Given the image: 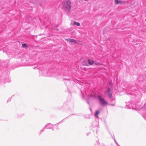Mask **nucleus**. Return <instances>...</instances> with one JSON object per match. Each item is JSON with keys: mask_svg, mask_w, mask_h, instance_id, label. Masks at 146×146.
I'll return each mask as SVG.
<instances>
[{"mask_svg": "<svg viewBox=\"0 0 146 146\" xmlns=\"http://www.w3.org/2000/svg\"><path fill=\"white\" fill-rule=\"evenodd\" d=\"M99 111H96L95 113L94 114V116L95 117H98V115L99 114Z\"/></svg>", "mask_w": 146, "mask_h": 146, "instance_id": "f8f14e48", "label": "nucleus"}, {"mask_svg": "<svg viewBox=\"0 0 146 146\" xmlns=\"http://www.w3.org/2000/svg\"><path fill=\"white\" fill-rule=\"evenodd\" d=\"M92 126L94 127H98V122L97 121H95L93 123Z\"/></svg>", "mask_w": 146, "mask_h": 146, "instance_id": "6e6552de", "label": "nucleus"}, {"mask_svg": "<svg viewBox=\"0 0 146 146\" xmlns=\"http://www.w3.org/2000/svg\"><path fill=\"white\" fill-rule=\"evenodd\" d=\"M87 62L89 65H92L94 63V61L92 60H88Z\"/></svg>", "mask_w": 146, "mask_h": 146, "instance_id": "1a4fd4ad", "label": "nucleus"}, {"mask_svg": "<svg viewBox=\"0 0 146 146\" xmlns=\"http://www.w3.org/2000/svg\"><path fill=\"white\" fill-rule=\"evenodd\" d=\"M87 103H88V104H89V103L88 102Z\"/></svg>", "mask_w": 146, "mask_h": 146, "instance_id": "412c9836", "label": "nucleus"}, {"mask_svg": "<svg viewBox=\"0 0 146 146\" xmlns=\"http://www.w3.org/2000/svg\"><path fill=\"white\" fill-rule=\"evenodd\" d=\"M53 125L50 123H48L40 131L38 132V134L39 135H40L42 132H43L44 131V129L46 128L47 129H52L53 130V129L52 128H53Z\"/></svg>", "mask_w": 146, "mask_h": 146, "instance_id": "20e7f679", "label": "nucleus"}, {"mask_svg": "<svg viewBox=\"0 0 146 146\" xmlns=\"http://www.w3.org/2000/svg\"><path fill=\"white\" fill-rule=\"evenodd\" d=\"M107 93L108 96L109 98L110 99V101L112 102H113V104H110L112 106H114L115 105V99L114 98H112V92L111 91V89L110 88H108Z\"/></svg>", "mask_w": 146, "mask_h": 146, "instance_id": "f03ea898", "label": "nucleus"}, {"mask_svg": "<svg viewBox=\"0 0 146 146\" xmlns=\"http://www.w3.org/2000/svg\"><path fill=\"white\" fill-rule=\"evenodd\" d=\"M39 71V73L41 75L44 76H55L53 72L50 73V72H51V70H49L48 72L46 69H43L41 68Z\"/></svg>", "mask_w": 146, "mask_h": 146, "instance_id": "f257e3e1", "label": "nucleus"}, {"mask_svg": "<svg viewBox=\"0 0 146 146\" xmlns=\"http://www.w3.org/2000/svg\"><path fill=\"white\" fill-rule=\"evenodd\" d=\"M120 0H115V3L116 4H118L120 3Z\"/></svg>", "mask_w": 146, "mask_h": 146, "instance_id": "ddd939ff", "label": "nucleus"}, {"mask_svg": "<svg viewBox=\"0 0 146 146\" xmlns=\"http://www.w3.org/2000/svg\"><path fill=\"white\" fill-rule=\"evenodd\" d=\"M132 94V93H131V94Z\"/></svg>", "mask_w": 146, "mask_h": 146, "instance_id": "6ab92c4d", "label": "nucleus"}, {"mask_svg": "<svg viewBox=\"0 0 146 146\" xmlns=\"http://www.w3.org/2000/svg\"><path fill=\"white\" fill-rule=\"evenodd\" d=\"M71 3L69 1H67L66 3H64L63 5V8L66 11L69 12L71 9Z\"/></svg>", "mask_w": 146, "mask_h": 146, "instance_id": "7ed1b4c3", "label": "nucleus"}, {"mask_svg": "<svg viewBox=\"0 0 146 146\" xmlns=\"http://www.w3.org/2000/svg\"><path fill=\"white\" fill-rule=\"evenodd\" d=\"M98 98L100 104L102 105L105 106L107 104L108 102L100 96H99Z\"/></svg>", "mask_w": 146, "mask_h": 146, "instance_id": "39448f33", "label": "nucleus"}, {"mask_svg": "<svg viewBox=\"0 0 146 146\" xmlns=\"http://www.w3.org/2000/svg\"><path fill=\"white\" fill-rule=\"evenodd\" d=\"M90 110H91V108H90Z\"/></svg>", "mask_w": 146, "mask_h": 146, "instance_id": "4be33fe9", "label": "nucleus"}, {"mask_svg": "<svg viewBox=\"0 0 146 146\" xmlns=\"http://www.w3.org/2000/svg\"><path fill=\"white\" fill-rule=\"evenodd\" d=\"M126 104L127 106L126 108H131V107L133 108L135 106V104H132L131 103L129 102L126 103Z\"/></svg>", "mask_w": 146, "mask_h": 146, "instance_id": "0eeeda50", "label": "nucleus"}, {"mask_svg": "<svg viewBox=\"0 0 146 146\" xmlns=\"http://www.w3.org/2000/svg\"><path fill=\"white\" fill-rule=\"evenodd\" d=\"M22 46L23 48H25L27 47V45L25 44H23Z\"/></svg>", "mask_w": 146, "mask_h": 146, "instance_id": "2eb2a0df", "label": "nucleus"}, {"mask_svg": "<svg viewBox=\"0 0 146 146\" xmlns=\"http://www.w3.org/2000/svg\"><path fill=\"white\" fill-rule=\"evenodd\" d=\"M109 84L111 86H112V82H110L109 83Z\"/></svg>", "mask_w": 146, "mask_h": 146, "instance_id": "dca6fc26", "label": "nucleus"}, {"mask_svg": "<svg viewBox=\"0 0 146 146\" xmlns=\"http://www.w3.org/2000/svg\"><path fill=\"white\" fill-rule=\"evenodd\" d=\"M119 2H120V3H120V4H125V2L124 1L120 0Z\"/></svg>", "mask_w": 146, "mask_h": 146, "instance_id": "4468645a", "label": "nucleus"}, {"mask_svg": "<svg viewBox=\"0 0 146 146\" xmlns=\"http://www.w3.org/2000/svg\"><path fill=\"white\" fill-rule=\"evenodd\" d=\"M85 65H88V64H85Z\"/></svg>", "mask_w": 146, "mask_h": 146, "instance_id": "aec40b11", "label": "nucleus"}, {"mask_svg": "<svg viewBox=\"0 0 146 146\" xmlns=\"http://www.w3.org/2000/svg\"><path fill=\"white\" fill-rule=\"evenodd\" d=\"M114 140L115 142L116 143V144L118 146H119V145L117 143V141H116V140L115 139H114Z\"/></svg>", "mask_w": 146, "mask_h": 146, "instance_id": "f3484780", "label": "nucleus"}, {"mask_svg": "<svg viewBox=\"0 0 146 146\" xmlns=\"http://www.w3.org/2000/svg\"><path fill=\"white\" fill-rule=\"evenodd\" d=\"M20 117V116H18V117L19 118Z\"/></svg>", "mask_w": 146, "mask_h": 146, "instance_id": "a211bd4d", "label": "nucleus"}, {"mask_svg": "<svg viewBox=\"0 0 146 146\" xmlns=\"http://www.w3.org/2000/svg\"><path fill=\"white\" fill-rule=\"evenodd\" d=\"M126 104L127 106L126 108H131V107L133 108L135 106V104H132L131 103L129 102L126 103Z\"/></svg>", "mask_w": 146, "mask_h": 146, "instance_id": "423d86ee", "label": "nucleus"}, {"mask_svg": "<svg viewBox=\"0 0 146 146\" xmlns=\"http://www.w3.org/2000/svg\"><path fill=\"white\" fill-rule=\"evenodd\" d=\"M67 40L70 42H73L74 43H76V40L74 39L69 38Z\"/></svg>", "mask_w": 146, "mask_h": 146, "instance_id": "9d476101", "label": "nucleus"}, {"mask_svg": "<svg viewBox=\"0 0 146 146\" xmlns=\"http://www.w3.org/2000/svg\"><path fill=\"white\" fill-rule=\"evenodd\" d=\"M74 25H76L77 26H79L80 25V24L78 22L75 21L74 22Z\"/></svg>", "mask_w": 146, "mask_h": 146, "instance_id": "9b49d317", "label": "nucleus"}]
</instances>
